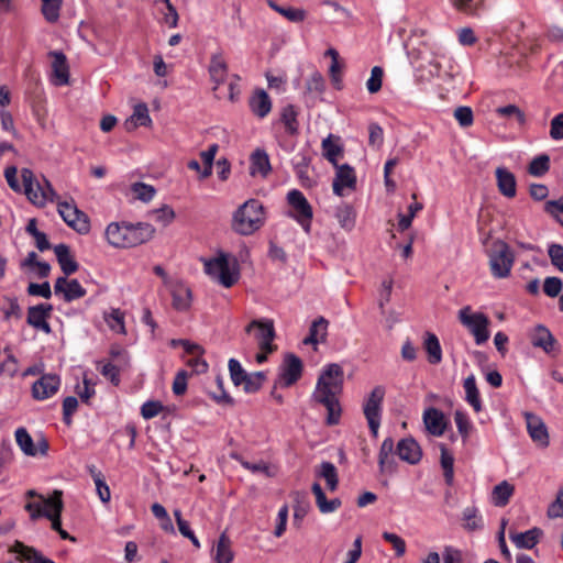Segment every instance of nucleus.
Returning <instances> with one entry per match:
<instances>
[{"mask_svg": "<svg viewBox=\"0 0 563 563\" xmlns=\"http://www.w3.org/2000/svg\"><path fill=\"white\" fill-rule=\"evenodd\" d=\"M54 252L57 258V262L60 266V269L66 276H69L77 272L78 263L74 260L70 254V249L68 245L60 243L55 245Z\"/></svg>", "mask_w": 563, "mask_h": 563, "instance_id": "nucleus-24", "label": "nucleus"}, {"mask_svg": "<svg viewBox=\"0 0 563 563\" xmlns=\"http://www.w3.org/2000/svg\"><path fill=\"white\" fill-rule=\"evenodd\" d=\"M205 272L212 279L217 280L225 288L232 287L239 279V272L232 269L224 253L205 262Z\"/></svg>", "mask_w": 563, "mask_h": 563, "instance_id": "nucleus-7", "label": "nucleus"}, {"mask_svg": "<svg viewBox=\"0 0 563 563\" xmlns=\"http://www.w3.org/2000/svg\"><path fill=\"white\" fill-rule=\"evenodd\" d=\"M422 563H464V560L460 550L445 547L441 556L438 552H430Z\"/></svg>", "mask_w": 563, "mask_h": 563, "instance_id": "nucleus-29", "label": "nucleus"}, {"mask_svg": "<svg viewBox=\"0 0 563 563\" xmlns=\"http://www.w3.org/2000/svg\"><path fill=\"white\" fill-rule=\"evenodd\" d=\"M459 320L472 333L477 345L484 344L489 339L490 321L486 314L473 312L472 308L466 306L459 311Z\"/></svg>", "mask_w": 563, "mask_h": 563, "instance_id": "nucleus-6", "label": "nucleus"}, {"mask_svg": "<svg viewBox=\"0 0 563 563\" xmlns=\"http://www.w3.org/2000/svg\"><path fill=\"white\" fill-rule=\"evenodd\" d=\"M4 301L7 302V307H2L0 310L3 313V320L9 321L10 319H21L22 318V308L19 303L16 297L5 296Z\"/></svg>", "mask_w": 563, "mask_h": 563, "instance_id": "nucleus-47", "label": "nucleus"}, {"mask_svg": "<svg viewBox=\"0 0 563 563\" xmlns=\"http://www.w3.org/2000/svg\"><path fill=\"white\" fill-rule=\"evenodd\" d=\"M301 360L295 354H287L280 366L278 380L275 383V386L279 384L282 387H290L301 377Z\"/></svg>", "mask_w": 563, "mask_h": 563, "instance_id": "nucleus-11", "label": "nucleus"}, {"mask_svg": "<svg viewBox=\"0 0 563 563\" xmlns=\"http://www.w3.org/2000/svg\"><path fill=\"white\" fill-rule=\"evenodd\" d=\"M163 405L157 400H150L142 405L141 415L144 419H152L159 415L163 410Z\"/></svg>", "mask_w": 563, "mask_h": 563, "instance_id": "nucleus-60", "label": "nucleus"}, {"mask_svg": "<svg viewBox=\"0 0 563 563\" xmlns=\"http://www.w3.org/2000/svg\"><path fill=\"white\" fill-rule=\"evenodd\" d=\"M384 71L379 66H375L371 70V77L366 81V88L371 93H376L382 88Z\"/></svg>", "mask_w": 563, "mask_h": 563, "instance_id": "nucleus-55", "label": "nucleus"}, {"mask_svg": "<svg viewBox=\"0 0 563 563\" xmlns=\"http://www.w3.org/2000/svg\"><path fill=\"white\" fill-rule=\"evenodd\" d=\"M21 177L24 187V194L36 207H45L47 202H54L58 196L52 184L42 176L40 180L30 168L21 169Z\"/></svg>", "mask_w": 563, "mask_h": 563, "instance_id": "nucleus-4", "label": "nucleus"}, {"mask_svg": "<svg viewBox=\"0 0 563 563\" xmlns=\"http://www.w3.org/2000/svg\"><path fill=\"white\" fill-rule=\"evenodd\" d=\"M58 213L63 220L80 234L89 232L90 223L88 217L81 212L75 205L68 202H58Z\"/></svg>", "mask_w": 563, "mask_h": 563, "instance_id": "nucleus-10", "label": "nucleus"}, {"mask_svg": "<svg viewBox=\"0 0 563 563\" xmlns=\"http://www.w3.org/2000/svg\"><path fill=\"white\" fill-rule=\"evenodd\" d=\"M306 89L309 92L320 93L324 90V78L319 71H314L307 79Z\"/></svg>", "mask_w": 563, "mask_h": 563, "instance_id": "nucleus-62", "label": "nucleus"}, {"mask_svg": "<svg viewBox=\"0 0 563 563\" xmlns=\"http://www.w3.org/2000/svg\"><path fill=\"white\" fill-rule=\"evenodd\" d=\"M54 290L56 295L63 294L64 300L67 302L82 298L86 295V289L77 279L68 280L66 277L56 279Z\"/></svg>", "mask_w": 563, "mask_h": 563, "instance_id": "nucleus-18", "label": "nucleus"}, {"mask_svg": "<svg viewBox=\"0 0 563 563\" xmlns=\"http://www.w3.org/2000/svg\"><path fill=\"white\" fill-rule=\"evenodd\" d=\"M515 490L514 485L509 484L507 481H503L498 485H496L492 493L493 504L497 507H504L509 503L510 497L512 496Z\"/></svg>", "mask_w": 563, "mask_h": 563, "instance_id": "nucleus-38", "label": "nucleus"}, {"mask_svg": "<svg viewBox=\"0 0 563 563\" xmlns=\"http://www.w3.org/2000/svg\"><path fill=\"white\" fill-rule=\"evenodd\" d=\"M152 119L148 114L146 103H139L134 107L132 115L125 120L124 126L128 131H132L137 126H150Z\"/></svg>", "mask_w": 563, "mask_h": 563, "instance_id": "nucleus-27", "label": "nucleus"}, {"mask_svg": "<svg viewBox=\"0 0 563 563\" xmlns=\"http://www.w3.org/2000/svg\"><path fill=\"white\" fill-rule=\"evenodd\" d=\"M287 201L291 208L289 216L292 217L301 228L309 233L312 220V207L298 189H292L287 194Z\"/></svg>", "mask_w": 563, "mask_h": 563, "instance_id": "nucleus-8", "label": "nucleus"}, {"mask_svg": "<svg viewBox=\"0 0 563 563\" xmlns=\"http://www.w3.org/2000/svg\"><path fill=\"white\" fill-rule=\"evenodd\" d=\"M155 228L146 222L135 224L129 222H112L106 229L108 243L118 249L135 247L154 238Z\"/></svg>", "mask_w": 563, "mask_h": 563, "instance_id": "nucleus-2", "label": "nucleus"}, {"mask_svg": "<svg viewBox=\"0 0 563 563\" xmlns=\"http://www.w3.org/2000/svg\"><path fill=\"white\" fill-rule=\"evenodd\" d=\"M265 208L257 199H249L233 213L232 230L241 235H251L265 223Z\"/></svg>", "mask_w": 563, "mask_h": 563, "instance_id": "nucleus-3", "label": "nucleus"}, {"mask_svg": "<svg viewBox=\"0 0 563 563\" xmlns=\"http://www.w3.org/2000/svg\"><path fill=\"white\" fill-rule=\"evenodd\" d=\"M265 378H266V376H265L264 372H255V373L249 374L246 376L245 380H243V383H242L243 389L246 393H256L257 390L261 389Z\"/></svg>", "mask_w": 563, "mask_h": 563, "instance_id": "nucleus-50", "label": "nucleus"}, {"mask_svg": "<svg viewBox=\"0 0 563 563\" xmlns=\"http://www.w3.org/2000/svg\"><path fill=\"white\" fill-rule=\"evenodd\" d=\"M453 115L462 128H468L474 122L473 110L466 106L457 107Z\"/></svg>", "mask_w": 563, "mask_h": 563, "instance_id": "nucleus-54", "label": "nucleus"}, {"mask_svg": "<svg viewBox=\"0 0 563 563\" xmlns=\"http://www.w3.org/2000/svg\"><path fill=\"white\" fill-rule=\"evenodd\" d=\"M548 254L552 265L563 273V246L561 244H551L548 249Z\"/></svg>", "mask_w": 563, "mask_h": 563, "instance_id": "nucleus-58", "label": "nucleus"}, {"mask_svg": "<svg viewBox=\"0 0 563 563\" xmlns=\"http://www.w3.org/2000/svg\"><path fill=\"white\" fill-rule=\"evenodd\" d=\"M9 552L16 553L19 561H26L29 563H55L51 559L43 556L35 548L25 545L19 540L13 543Z\"/></svg>", "mask_w": 563, "mask_h": 563, "instance_id": "nucleus-19", "label": "nucleus"}, {"mask_svg": "<svg viewBox=\"0 0 563 563\" xmlns=\"http://www.w3.org/2000/svg\"><path fill=\"white\" fill-rule=\"evenodd\" d=\"M311 492L316 497V505L321 514L334 512L342 505L340 498L328 500L321 485L317 482L312 484Z\"/></svg>", "mask_w": 563, "mask_h": 563, "instance_id": "nucleus-25", "label": "nucleus"}, {"mask_svg": "<svg viewBox=\"0 0 563 563\" xmlns=\"http://www.w3.org/2000/svg\"><path fill=\"white\" fill-rule=\"evenodd\" d=\"M489 267L495 278H506L510 275L515 263V254L503 240L493 242L488 251Z\"/></svg>", "mask_w": 563, "mask_h": 563, "instance_id": "nucleus-5", "label": "nucleus"}, {"mask_svg": "<svg viewBox=\"0 0 563 563\" xmlns=\"http://www.w3.org/2000/svg\"><path fill=\"white\" fill-rule=\"evenodd\" d=\"M267 4L269 8H272L275 12L283 15L285 19L292 23H299L306 20L307 12L306 10L301 8H294V7H282L277 4L273 0H267Z\"/></svg>", "mask_w": 563, "mask_h": 563, "instance_id": "nucleus-36", "label": "nucleus"}, {"mask_svg": "<svg viewBox=\"0 0 563 563\" xmlns=\"http://www.w3.org/2000/svg\"><path fill=\"white\" fill-rule=\"evenodd\" d=\"M335 218L345 230H352L355 224V212L350 205H342L336 208Z\"/></svg>", "mask_w": 563, "mask_h": 563, "instance_id": "nucleus-44", "label": "nucleus"}, {"mask_svg": "<svg viewBox=\"0 0 563 563\" xmlns=\"http://www.w3.org/2000/svg\"><path fill=\"white\" fill-rule=\"evenodd\" d=\"M253 328H257L256 340L258 347L265 352H273L275 346L273 340L275 338L274 324L272 321H258L253 320L245 329L246 332H251Z\"/></svg>", "mask_w": 563, "mask_h": 563, "instance_id": "nucleus-12", "label": "nucleus"}, {"mask_svg": "<svg viewBox=\"0 0 563 563\" xmlns=\"http://www.w3.org/2000/svg\"><path fill=\"white\" fill-rule=\"evenodd\" d=\"M497 114L500 117H514L518 121L520 125L525 124L526 115L525 113L515 104H507L505 107H499L496 109Z\"/></svg>", "mask_w": 563, "mask_h": 563, "instance_id": "nucleus-57", "label": "nucleus"}, {"mask_svg": "<svg viewBox=\"0 0 563 563\" xmlns=\"http://www.w3.org/2000/svg\"><path fill=\"white\" fill-rule=\"evenodd\" d=\"M152 214L154 220L162 223L164 227L170 224L176 217L175 211L168 205H164L161 208L154 209Z\"/></svg>", "mask_w": 563, "mask_h": 563, "instance_id": "nucleus-51", "label": "nucleus"}, {"mask_svg": "<svg viewBox=\"0 0 563 563\" xmlns=\"http://www.w3.org/2000/svg\"><path fill=\"white\" fill-rule=\"evenodd\" d=\"M271 163L268 154L261 148H257L251 155V166L250 173L251 175L260 174L263 177H266L271 172Z\"/></svg>", "mask_w": 563, "mask_h": 563, "instance_id": "nucleus-31", "label": "nucleus"}, {"mask_svg": "<svg viewBox=\"0 0 563 563\" xmlns=\"http://www.w3.org/2000/svg\"><path fill=\"white\" fill-rule=\"evenodd\" d=\"M344 372L336 363L328 364L320 373L311 400L327 409L325 423L336 426L340 422L342 409L339 396L343 389Z\"/></svg>", "mask_w": 563, "mask_h": 563, "instance_id": "nucleus-1", "label": "nucleus"}, {"mask_svg": "<svg viewBox=\"0 0 563 563\" xmlns=\"http://www.w3.org/2000/svg\"><path fill=\"white\" fill-rule=\"evenodd\" d=\"M15 441L25 455L35 456L37 454L33 439L25 428L16 429Z\"/></svg>", "mask_w": 563, "mask_h": 563, "instance_id": "nucleus-40", "label": "nucleus"}, {"mask_svg": "<svg viewBox=\"0 0 563 563\" xmlns=\"http://www.w3.org/2000/svg\"><path fill=\"white\" fill-rule=\"evenodd\" d=\"M316 475L325 481L330 492L336 490L339 486V475L333 463L327 461L322 462L316 470Z\"/></svg>", "mask_w": 563, "mask_h": 563, "instance_id": "nucleus-34", "label": "nucleus"}, {"mask_svg": "<svg viewBox=\"0 0 563 563\" xmlns=\"http://www.w3.org/2000/svg\"><path fill=\"white\" fill-rule=\"evenodd\" d=\"M465 400L473 407L475 412L482 410V401L479 391L476 386V379L474 375H470L464 379Z\"/></svg>", "mask_w": 563, "mask_h": 563, "instance_id": "nucleus-37", "label": "nucleus"}, {"mask_svg": "<svg viewBox=\"0 0 563 563\" xmlns=\"http://www.w3.org/2000/svg\"><path fill=\"white\" fill-rule=\"evenodd\" d=\"M384 397L385 387L378 385L373 388L363 407L364 416L374 437L377 435L380 426V411Z\"/></svg>", "mask_w": 563, "mask_h": 563, "instance_id": "nucleus-9", "label": "nucleus"}, {"mask_svg": "<svg viewBox=\"0 0 563 563\" xmlns=\"http://www.w3.org/2000/svg\"><path fill=\"white\" fill-rule=\"evenodd\" d=\"M423 422L429 433L441 437L446 427L443 412L437 408H428L423 412Z\"/></svg>", "mask_w": 563, "mask_h": 563, "instance_id": "nucleus-21", "label": "nucleus"}, {"mask_svg": "<svg viewBox=\"0 0 563 563\" xmlns=\"http://www.w3.org/2000/svg\"><path fill=\"white\" fill-rule=\"evenodd\" d=\"M53 506L55 507V512H44V517L51 520V527L54 531H59L62 528V512L64 509V503L63 500H58L53 503Z\"/></svg>", "mask_w": 563, "mask_h": 563, "instance_id": "nucleus-56", "label": "nucleus"}, {"mask_svg": "<svg viewBox=\"0 0 563 563\" xmlns=\"http://www.w3.org/2000/svg\"><path fill=\"white\" fill-rule=\"evenodd\" d=\"M463 520L465 521V528L468 530H476L482 527V518L477 515L475 507H466L463 510Z\"/></svg>", "mask_w": 563, "mask_h": 563, "instance_id": "nucleus-53", "label": "nucleus"}, {"mask_svg": "<svg viewBox=\"0 0 563 563\" xmlns=\"http://www.w3.org/2000/svg\"><path fill=\"white\" fill-rule=\"evenodd\" d=\"M454 421H455L457 431L463 439V442H466L470 437V433L473 429V426H472L467 415L461 410H456L454 412Z\"/></svg>", "mask_w": 563, "mask_h": 563, "instance_id": "nucleus-48", "label": "nucleus"}, {"mask_svg": "<svg viewBox=\"0 0 563 563\" xmlns=\"http://www.w3.org/2000/svg\"><path fill=\"white\" fill-rule=\"evenodd\" d=\"M530 342L534 347L543 350L547 354H551L556 351L558 341L551 333V331L544 325L534 327L530 334Z\"/></svg>", "mask_w": 563, "mask_h": 563, "instance_id": "nucleus-17", "label": "nucleus"}, {"mask_svg": "<svg viewBox=\"0 0 563 563\" xmlns=\"http://www.w3.org/2000/svg\"><path fill=\"white\" fill-rule=\"evenodd\" d=\"M104 321L112 331L125 334L124 312L119 308H112L109 313H104Z\"/></svg>", "mask_w": 563, "mask_h": 563, "instance_id": "nucleus-42", "label": "nucleus"}, {"mask_svg": "<svg viewBox=\"0 0 563 563\" xmlns=\"http://www.w3.org/2000/svg\"><path fill=\"white\" fill-rule=\"evenodd\" d=\"M297 115L298 113L291 104L284 107L282 110L280 120L285 125L286 132L290 135H296L298 133L299 123L297 121Z\"/></svg>", "mask_w": 563, "mask_h": 563, "instance_id": "nucleus-39", "label": "nucleus"}, {"mask_svg": "<svg viewBox=\"0 0 563 563\" xmlns=\"http://www.w3.org/2000/svg\"><path fill=\"white\" fill-rule=\"evenodd\" d=\"M229 372L232 379V383L235 386L242 385L243 380H245L249 373L241 366L240 362L235 358L229 360Z\"/></svg>", "mask_w": 563, "mask_h": 563, "instance_id": "nucleus-52", "label": "nucleus"}, {"mask_svg": "<svg viewBox=\"0 0 563 563\" xmlns=\"http://www.w3.org/2000/svg\"><path fill=\"white\" fill-rule=\"evenodd\" d=\"M41 12L48 23H55L60 15L63 0H41Z\"/></svg>", "mask_w": 563, "mask_h": 563, "instance_id": "nucleus-41", "label": "nucleus"}, {"mask_svg": "<svg viewBox=\"0 0 563 563\" xmlns=\"http://www.w3.org/2000/svg\"><path fill=\"white\" fill-rule=\"evenodd\" d=\"M101 375L109 379L114 386H118L120 383V371L112 363L108 362L102 364L101 367H98Z\"/></svg>", "mask_w": 563, "mask_h": 563, "instance_id": "nucleus-61", "label": "nucleus"}, {"mask_svg": "<svg viewBox=\"0 0 563 563\" xmlns=\"http://www.w3.org/2000/svg\"><path fill=\"white\" fill-rule=\"evenodd\" d=\"M549 169L550 157L547 154H541L534 157L528 166V173L534 177H542L549 172Z\"/></svg>", "mask_w": 563, "mask_h": 563, "instance_id": "nucleus-45", "label": "nucleus"}, {"mask_svg": "<svg viewBox=\"0 0 563 563\" xmlns=\"http://www.w3.org/2000/svg\"><path fill=\"white\" fill-rule=\"evenodd\" d=\"M323 156L334 166L338 164V157L342 154L343 150L340 145L333 142L330 134L322 141Z\"/></svg>", "mask_w": 563, "mask_h": 563, "instance_id": "nucleus-46", "label": "nucleus"}, {"mask_svg": "<svg viewBox=\"0 0 563 563\" xmlns=\"http://www.w3.org/2000/svg\"><path fill=\"white\" fill-rule=\"evenodd\" d=\"M383 539L393 545L397 556H402L405 554L406 542L398 534L386 531L383 533Z\"/></svg>", "mask_w": 563, "mask_h": 563, "instance_id": "nucleus-59", "label": "nucleus"}, {"mask_svg": "<svg viewBox=\"0 0 563 563\" xmlns=\"http://www.w3.org/2000/svg\"><path fill=\"white\" fill-rule=\"evenodd\" d=\"M173 307L178 311H186L191 306L192 295L189 287L183 283H176L170 289Z\"/></svg>", "mask_w": 563, "mask_h": 563, "instance_id": "nucleus-23", "label": "nucleus"}, {"mask_svg": "<svg viewBox=\"0 0 563 563\" xmlns=\"http://www.w3.org/2000/svg\"><path fill=\"white\" fill-rule=\"evenodd\" d=\"M549 134L554 141L563 140V112L556 114L551 120Z\"/></svg>", "mask_w": 563, "mask_h": 563, "instance_id": "nucleus-64", "label": "nucleus"}, {"mask_svg": "<svg viewBox=\"0 0 563 563\" xmlns=\"http://www.w3.org/2000/svg\"><path fill=\"white\" fill-rule=\"evenodd\" d=\"M328 324V321L323 317H319L312 322L309 329V333L314 338H319V340L322 342L327 336Z\"/></svg>", "mask_w": 563, "mask_h": 563, "instance_id": "nucleus-63", "label": "nucleus"}, {"mask_svg": "<svg viewBox=\"0 0 563 563\" xmlns=\"http://www.w3.org/2000/svg\"><path fill=\"white\" fill-rule=\"evenodd\" d=\"M495 175L499 192L507 198H514L517 192L515 175L504 167H497Z\"/></svg>", "mask_w": 563, "mask_h": 563, "instance_id": "nucleus-22", "label": "nucleus"}, {"mask_svg": "<svg viewBox=\"0 0 563 563\" xmlns=\"http://www.w3.org/2000/svg\"><path fill=\"white\" fill-rule=\"evenodd\" d=\"M53 306L49 303H40L32 306L27 310L26 322L34 329L42 330L45 333H51L52 329L47 319L51 317Z\"/></svg>", "mask_w": 563, "mask_h": 563, "instance_id": "nucleus-13", "label": "nucleus"}, {"mask_svg": "<svg viewBox=\"0 0 563 563\" xmlns=\"http://www.w3.org/2000/svg\"><path fill=\"white\" fill-rule=\"evenodd\" d=\"M60 378L56 374H44L32 386V396L44 400L55 395L59 388Z\"/></svg>", "mask_w": 563, "mask_h": 563, "instance_id": "nucleus-15", "label": "nucleus"}, {"mask_svg": "<svg viewBox=\"0 0 563 563\" xmlns=\"http://www.w3.org/2000/svg\"><path fill=\"white\" fill-rule=\"evenodd\" d=\"M49 56L53 58L52 68L56 78V84L59 86L68 84L69 68L65 54L54 51L49 53Z\"/></svg>", "mask_w": 563, "mask_h": 563, "instance_id": "nucleus-26", "label": "nucleus"}, {"mask_svg": "<svg viewBox=\"0 0 563 563\" xmlns=\"http://www.w3.org/2000/svg\"><path fill=\"white\" fill-rule=\"evenodd\" d=\"M336 168L335 177L333 179V192L336 196H343V189H354L356 185V176L353 167L347 164L334 166Z\"/></svg>", "mask_w": 563, "mask_h": 563, "instance_id": "nucleus-16", "label": "nucleus"}, {"mask_svg": "<svg viewBox=\"0 0 563 563\" xmlns=\"http://www.w3.org/2000/svg\"><path fill=\"white\" fill-rule=\"evenodd\" d=\"M397 454L400 460L412 465L417 464L422 456L420 445L413 438L401 439L397 444Z\"/></svg>", "mask_w": 563, "mask_h": 563, "instance_id": "nucleus-20", "label": "nucleus"}, {"mask_svg": "<svg viewBox=\"0 0 563 563\" xmlns=\"http://www.w3.org/2000/svg\"><path fill=\"white\" fill-rule=\"evenodd\" d=\"M131 190L135 197L143 202L151 201L156 194V190L153 186L141 181L132 184Z\"/></svg>", "mask_w": 563, "mask_h": 563, "instance_id": "nucleus-49", "label": "nucleus"}, {"mask_svg": "<svg viewBox=\"0 0 563 563\" xmlns=\"http://www.w3.org/2000/svg\"><path fill=\"white\" fill-rule=\"evenodd\" d=\"M527 430L534 443L541 448H548L550 444L549 432L542 419L531 412L525 413Z\"/></svg>", "mask_w": 563, "mask_h": 563, "instance_id": "nucleus-14", "label": "nucleus"}, {"mask_svg": "<svg viewBox=\"0 0 563 563\" xmlns=\"http://www.w3.org/2000/svg\"><path fill=\"white\" fill-rule=\"evenodd\" d=\"M209 74L211 80L216 85L213 87L214 90L225 81L228 76V65L221 54H214L211 56Z\"/></svg>", "mask_w": 563, "mask_h": 563, "instance_id": "nucleus-28", "label": "nucleus"}, {"mask_svg": "<svg viewBox=\"0 0 563 563\" xmlns=\"http://www.w3.org/2000/svg\"><path fill=\"white\" fill-rule=\"evenodd\" d=\"M423 349L430 364H439L442 361V349L434 333L427 332L423 340Z\"/></svg>", "mask_w": 563, "mask_h": 563, "instance_id": "nucleus-35", "label": "nucleus"}, {"mask_svg": "<svg viewBox=\"0 0 563 563\" xmlns=\"http://www.w3.org/2000/svg\"><path fill=\"white\" fill-rule=\"evenodd\" d=\"M234 553L231 548V540L225 532L221 533L214 548L213 559L216 563H231Z\"/></svg>", "mask_w": 563, "mask_h": 563, "instance_id": "nucleus-33", "label": "nucleus"}, {"mask_svg": "<svg viewBox=\"0 0 563 563\" xmlns=\"http://www.w3.org/2000/svg\"><path fill=\"white\" fill-rule=\"evenodd\" d=\"M441 449V466L443 468V475H444V479H445V483L448 485H452L453 484V478H454V457L453 455L449 452V450L445 448V445H441L440 446Z\"/></svg>", "mask_w": 563, "mask_h": 563, "instance_id": "nucleus-43", "label": "nucleus"}, {"mask_svg": "<svg viewBox=\"0 0 563 563\" xmlns=\"http://www.w3.org/2000/svg\"><path fill=\"white\" fill-rule=\"evenodd\" d=\"M542 534L539 528H532L525 532L510 533V540L519 549H532Z\"/></svg>", "mask_w": 563, "mask_h": 563, "instance_id": "nucleus-32", "label": "nucleus"}, {"mask_svg": "<svg viewBox=\"0 0 563 563\" xmlns=\"http://www.w3.org/2000/svg\"><path fill=\"white\" fill-rule=\"evenodd\" d=\"M250 108L258 118H265L272 110V101L267 92L263 89L257 90L250 100Z\"/></svg>", "mask_w": 563, "mask_h": 563, "instance_id": "nucleus-30", "label": "nucleus"}]
</instances>
